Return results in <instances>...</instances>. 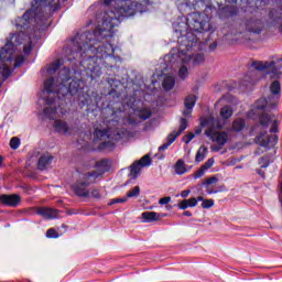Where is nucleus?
I'll list each match as a JSON object with an SVG mask.
<instances>
[{
  "instance_id": "nucleus-1",
  "label": "nucleus",
  "mask_w": 282,
  "mask_h": 282,
  "mask_svg": "<svg viewBox=\"0 0 282 282\" xmlns=\"http://www.w3.org/2000/svg\"><path fill=\"white\" fill-rule=\"evenodd\" d=\"M120 7L112 11H106L102 15V22L93 32L87 31L78 33L66 50L74 59L83 58L80 62L84 67V74L90 80L100 78L102 67H113L120 61L115 56L116 48L111 43L105 44L102 41L112 39L116 34V28L120 25L123 19L133 17L137 12H147L149 0H119Z\"/></svg>"
},
{
  "instance_id": "nucleus-2",
  "label": "nucleus",
  "mask_w": 282,
  "mask_h": 282,
  "mask_svg": "<svg viewBox=\"0 0 282 282\" xmlns=\"http://www.w3.org/2000/svg\"><path fill=\"white\" fill-rule=\"evenodd\" d=\"M56 0H33L32 9L28 10L21 18L15 19L18 33L11 34L7 43L0 50V85L10 78L13 67H21L25 58L21 50L28 56L32 52V39L39 30V13L41 8H52Z\"/></svg>"
},
{
  "instance_id": "nucleus-3",
  "label": "nucleus",
  "mask_w": 282,
  "mask_h": 282,
  "mask_svg": "<svg viewBox=\"0 0 282 282\" xmlns=\"http://www.w3.org/2000/svg\"><path fill=\"white\" fill-rule=\"evenodd\" d=\"M74 75H78L76 70H70L64 67L57 77L48 78L44 82V89L40 94V98L47 105L44 108V116L48 120H56L57 118H63L67 110L63 109V98L70 94V96L79 97V102L83 107L89 106L91 102V97L89 95H80L85 89V82L78 77L74 78Z\"/></svg>"
},
{
  "instance_id": "nucleus-4",
  "label": "nucleus",
  "mask_w": 282,
  "mask_h": 282,
  "mask_svg": "<svg viewBox=\"0 0 282 282\" xmlns=\"http://www.w3.org/2000/svg\"><path fill=\"white\" fill-rule=\"evenodd\" d=\"M270 91L271 96L269 99H258L252 109L247 113V118H250L251 120H257V118H259V124L253 127L252 132L259 133L256 138V144H259L264 149H272V147L279 142V137H276V134H267L270 124L271 133H276V131H279V119H276V116L265 112V109L267 111L276 109L279 100L281 99V82L278 79L273 80L270 85Z\"/></svg>"
},
{
  "instance_id": "nucleus-5",
  "label": "nucleus",
  "mask_w": 282,
  "mask_h": 282,
  "mask_svg": "<svg viewBox=\"0 0 282 282\" xmlns=\"http://www.w3.org/2000/svg\"><path fill=\"white\" fill-rule=\"evenodd\" d=\"M197 48L180 45L178 48H173L163 59L164 72H177L181 80L188 78V67L191 65H202L204 63V54H195Z\"/></svg>"
},
{
  "instance_id": "nucleus-6",
  "label": "nucleus",
  "mask_w": 282,
  "mask_h": 282,
  "mask_svg": "<svg viewBox=\"0 0 282 282\" xmlns=\"http://www.w3.org/2000/svg\"><path fill=\"white\" fill-rule=\"evenodd\" d=\"M188 30L193 32H210V18L206 13H189L186 23L182 22L178 24V28H175L176 34H181V36H178V43H181V45L191 47V50H199L197 36Z\"/></svg>"
},
{
  "instance_id": "nucleus-7",
  "label": "nucleus",
  "mask_w": 282,
  "mask_h": 282,
  "mask_svg": "<svg viewBox=\"0 0 282 282\" xmlns=\"http://www.w3.org/2000/svg\"><path fill=\"white\" fill-rule=\"evenodd\" d=\"M206 127L205 135L210 140V142H214L219 147H226V144L230 142V134H228L227 131H221V129H224V124H221L219 119L209 117L206 120Z\"/></svg>"
},
{
  "instance_id": "nucleus-8",
  "label": "nucleus",
  "mask_w": 282,
  "mask_h": 282,
  "mask_svg": "<svg viewBox=\"0 0 282 282\" xmlns=\"http://www.w3.org/2000/svg\"><path fill=\"white\" fill-rule=\"evenodd\" d=\"M95 138L99 140V149H113L117 142L124 139V131L119 129L95 130Z\"/></svg>"
},
{
  "instance_id": "nucleus-9",
  "label": "nucleus",
  "mask_w": 282,
  "mask_h": 282,
  "mask_svg": "<svg viewBox=\"0 0 282 282\" xmlns=\"http://www.w3.org/2000/svg\"><path fill=\"white\" fill-rule=\"evenodd\" d=\"M102 175L98 171L82 174L79 180L73 185V191L77 197H91L87 187L91 186Z\"/></svg>"
},
{
  "instance_id": "nucleus-10",
  "label": "nucleus",
  "mask_w": 282,
  "mask_h": 282,
  "mask_svg": "<svg viewBox=\"0 0 282 282\" xmlns=\"http://www.w3.org/2000/svg\"><path fill=\"white\" fill-rule=\"evenodd\" d=\"M187 128H188V120H186L185 118H182L178 131L170 133L167 135V142L159 147V151H166V149H169V147H171L175 142V140H177L178 135H182V132L186 131Z\"/></svg>"
},
{
  "instance_id": "nucleus-11",
  "label": "nucleus",
  "mask_w": 282,
  "mask_h": 282,
  "mask_svg": "<svg viewBox=\"0 0 282 282\" xmlns=\"http://www.w3.org/2000/svg\"><path fill=\"white\" fill-rule=\"evenodd\" d=\"M144 166H151V156L145 154L140 161H134L130 166V177L135 180Z\"/></svg>"
},
{
  "instance_id": "nucleus-12",
  "label": "nucleus",
  "mask_w": 282,
  "mask_h": 282,
  "mask_svg": "<svg viewBox=\"0 0 282 282\" xmlns=\"http://www.w3.org/2000/svg\"><path fill=\"white\" fill-rule=\"evenodd\" d=\"M53 129L61 135H72L73 133L72 128H69V124H67V121L61 119H55Z\"/></svg>"
},
{
  "instance_id": "nucleus-13",
  "label": "nucleus",
  "mask_w": 282,
  "mask_h": 282,
  "mask_svg": "<svg viewBox=\"0 0 282 282\" xmlns=\"http://www.w3.org/2000/svg\"><path fill=\"white\" fill-rule=\"evenodd\" d=\"M0 202L4 206H11L14 208V207L19 206V204L21 203V197L17 194H12V195L4 194V195L0 196Z\"/></svg>"
},
{
  "instance_id": "nucleus-14",
  "label": "nucleus",
  "mask_w": 282,
  "mask_h": 282,
  "mask_svg": "<svg viewBox=\"0 0 282 282\" xmlns=\"http://www.w3.org/2000/svg\"><path fill=\"white\" fill-rule=\"evenodd\" d=\"M195 102H197V97H195V95H188L185 98V110L183 111V116H185V118H191V115L193 113V107H195Z\"/></svg>"
},
{
  "instance_id": "nucleus-15",
  "label": "nucleus",
  "mask_w": 282,
  "mask_h": 282,
  "mask_svg": "<svg viewBox=\"0 0 282 282\" xmlns=\"http://www.w3.org/2000/svg\"><path fill=\"white\" fill-rule=\"evenodd\" d=\"M134 111V116H138L140 120H149L151 118V110L149 108L135 109V100L132 104H128Z\"/></svg>"
},
{
  "instance_id": "nucleus-16",
  "label": "nucleus",
  "mask_w": 282,
  "mask_h": 282,
  "mask_svg": "<svg viewBox=\"0 0 282 282\" xmlns=\"http://www.w3.org/2000/svg\"><path fill=\"white\" fill-rule=\"evenodd\" d=\"M53 160H54V156L50 153H45V154L41 155L37 161V169L40 171H45V169L50 167Z\"/></svg>"
},
{
  "instance_id": "nucleus-17",
  "label": "nucleus",
  "mask_w": 282,
  "mask_h": 282,
  "mask_svg": "<svg viewBox=\"0 0 282 282\" xmlns=\"http://www.w3.org/2000/svg\"><path fill=\"white\" fill-rule=\"evenodd\" d=\"M246 28L248 32H253V34H260L263 25L261 24V20L251 19L246 22Z\"/></svg>"
},
{
  "instance_id": "nucleus-18",
  "label": "nucleus",
  "mask_w": 282,
  "mask_h": 282,
  "mask_svg": "<svg viewBox=\"0 0 282 282\" xmlns=\"http://www.w3.org/2000/svg\"><path fill=\"white\" fill-rule=\"evenodd\" d=\"M61 65H63V62L61 59H57L53 62L50 66L42 69V74L45 76H52L61 69Z\"/></svg>"
},
{
  "instance_id": "nucleus-19",
  "label": "nucleus",
  "mask_w": 282,
  "mask_h": 282,
  "mask_svg": "<svg viewBox=\"0 0 282 282\" xmlns=\"http://www.w3.org/2000/svg\"><path fill=\"white\" fill-rule=\"evenodd\" d=\"M37 215L45 217V219H56V217H58V210L54 208L42 207L37 209Z\"/></svg>"
},
{
  "instance_id": "nucleus-20",
  "label": "nucleus",
  "mask_w": 282,
  "mask_h": 282,
  "mask_svg": "<svg viewBox=\"0 0 282 282\" xmlns=\"http://www.w3.org/2000/svg\"><path fill=\"white\" fill-rule=\"evenodd\" d=\"M162 85L165 91H171L175 87V75L167 73L163 78Z\"/></svg>"
},
{
  "instance_id": "nucleus-21",
  "label": "nucleus",
  "mask_w": 282,
  "mask_h": 282,
  "mask_svg": "<svg viewBox=\"0 0 282 282\" xmlns=\"http://www.w3.org/2000/svg\"><path fill=\"white\" fill-rule=\"evenodd\" d=\"M246 129V120L238 118L234 120L231 131H243Z\"/></svg>"
},
{
  "instance_id": "nucleus-22",
  "label": "nucleus",
  "mask_w": 282,
  "mask_h": 282,
  "mask_svg": "<svg viewBox=\"0 0 282 282\" xmlns=\"http://www.w3.org/2000/svg\"><path fill=\"white\" fill-rule=\"evenodd\" d=\"M159 217H160V214H158L155 212H144V213H142V218L147 223L158 221Z\"/></svg>"
},
{
  "instance_id": "nucleus-23",
  "label": "nucleus",
  "mask_w": 282,
  "mask_h": 282,
  "mask_svg": "<svg viewBox=\"0 0 282 282\" xmlns=\"http://www.w3.org/2000/svg\"><path fill=\"white\" fill-rule=\"evenodd\" d=\"M232 108L230 106H224L221 109H220V118L223 120H228L229 118H232Z\"/></svg>"
},
{
  "instance_id": "nucleus-24",
  "label": "nucleus",
  "mask_w": 282,
  "mask_h": 282,
  "mask_svg": "<svg viewBox=\"0 0 282 282\" xmlns=\"http://www.w3.org/2000/svg\"><path fill=\"white\" fill-rule=\"evenodd\" d=\"M174 171L176 175H184V173H186V163H184L182 160H178L174 165Z\"/></svg>"
},
{
  "instance_id": "nucleus-25",
  "label": "nucleus",
  "mask_w": 282,
  "mask_h": 282,
  "mask_svg": "<svg viewBox=\"0 0 282 282\" xmlns=\"http://www.w3.org/2000/svg\"><path fill=\"white\" fill-rule=\"evenodd\" d=\"M206 153H208V148L202 145L196 153V158H195L196 162L198 163L204 162V159L206 158Z\"/></svg>"
},
{
  "instance_id": "nucleus-26",
  "label": "nucleus",
  "mask_w": 282,
  "mask_h": 282,
  "mask_svg": "<svg viewBox=\"0 0 282 282\" xmlns=\"http://www.w3.org/2000/svg\"><path fill=\"white\" fill-rule=\"evenodd\" d=\"M10 147H11V149H13V151H17V149H19V147H21V139H19V137L11 138Z\"/></svg>"
},
{
  "instance_id": "nucleus-27",
  "label": "nucleus",
  "mask_w": 282,
  "mask_h": 282,
  "mask_svg": "<svg viewBox=\"0 0 282 282\" xmlns=\"http://www.w3.org/2000/svg\"><path fill=\"white\" fill-rule=\"evenodd\" d=\"M254 83V78H251L250 75L245 76V78L241 80L240 85L241 87H250Z\"/></svg>"
},
{
  "instance_id": "nucleus-28",
  "label": "nucleus",
  "mask_w": 282,
  "mask_h": 282,
  "mask_svg": "<svg viewBox=\"0 0 282 282\" xmlns=\"http://www.w3.org/2000/svg\"><path fill=\"white\" fill-rule=\"evenodd\" d=\"M219 182V178H217V176H212L209 178H207L204 183H203V186H210L213 184H217Z\"/></svg>"
},
{
  "instance_id": "nucleus-29",
  "label": "nucleus",
  "mask_w": 282,
  "mask_h": 282,
  "mask_svg": "<svg viewBox=\"0 0 282 282\" xmlns=\"http://www.w3.org/2000/svg\"><path fill=\"white\" fill-rule=\"evenodd\" d=\"M140 195V186H134L127 193V197H138Z\"/></svg>"
},
{
  "instance_id": "nucleus-30",
  "label": "nucleus",
  "mask_w": 282,
  "mask_h": 282,
  "mask_svg": "<svg viewBox=\"0 0 282 282\" xmlns=\"http://www.w3.org/2000/svg\"><path fill=\"white\" fill-rule=\"evenodd\" d=\"M213 164H215V159H208L200 167L203 171H208V169H212Z\"/></svg>"
},
{
  "instance_id": "nucleus-31",
  "label": "nucleus",
  "mask_w": 282,
  "mask_h": 282,
  "mask_svg": "<svg viewBox=\"0 0 282 282\" xmlns=\"http://www.w3.org/2000/svg\"><path fill=\"white\" fill-rule=\"evenodd\" d=\"M46 237L48 239H58V231L51 228L46 231Z\"/></svg>"
},
{
  "instance_id": "nucleus-32",
  "label": "nucleus",
  "mask_w": 282,
  "mask_h": 282,
  "mask_svg": "<svg viewBox=\"0 0 282 282\" xmlns=\"http://www.w3.org/2000/svg\"><path fill=\"white\" fill-rule=\"evenodd\" d=\"M213 206H215V200L213 199H205L202 203V208L208 209V208H213Z\"/></svg>"
},
{
  "instance_id": "nucleus-33",
  "label": "nucleus",
  "mask_w": 282,
  "mask_h": 282,
  "mask_svg": "<svg viewBox=\"0 0 282 282\" xmlns=\"http://www.w3.org/2000/svg\"><path fill=\"white\" fill-rule=\"evenodd\" d=\"M259 164L261 169H268L270 166V160L268 158H261Z\"/></svg>"
},
{
  "instance_id": "nucleus-34",
  "label": "nucleus",
  "mask_w": 282,
  "mask_h": 282,
  "mask_svg": "<svg viewBox=\"0 0 282 282\" xmlns=\"http://www.w3.org/2000/svg\"><path fill=\"white\" fill-rule=\"evenodd\" d=\"M178 208H181V210H186V208H191V205L188 204V199H183L178 204Z\"/></svg>"
},
{
  "instance_id": "nucleus-35",
  "label": "nucleus",
  "mask_w": 282,
  "mask_h": 282,
  "mask_svg": "<svg viewBox=\"0 0 282 282\" xmlns=\"http://www.w3.org/2000/svg\"><path fill=\"white\" fill-rule=\"evenodd\" d=\"M204 173H206V170H203L202 167L199 170H197L194 173V178L195 180H199V177H204Z\"/></svg>"
},
{
  "instance_id": "nucleus-36",
  "label": "nucleus",
  "mask_w": 282,
  "mask_h": 282,
  "mask_svg": "<svg viewBox=\"0 0 282 282\" xmlns=\"http://www.w3.org/2000/svg\"><path fill=\"white\" fill-rule=\"evenodd\" d=\"M127 197H123V198H113L111 202H110V206H113V204H124V202H127Z\"/></svg>"
},
{
  "instance_id": "nucleus-37",
  "label": "nucleus",
  "mask_w": 282,
  "mask_h": 282,
  "mask_svg": "<svg viewBox=\"0 0 282 282\" xmlns=\"http://www.w3.org/2000/svg\"><path fill=\"white\" fill-rule=\"evenodd\" d=\"M170 202H171V196H166V197H163V198L159 199V204L161 206H166V204H170Z\"/></svg>"
},
{
  "instance_id": "nucleus-38",
  "label": "nucleus",
  "mask_w": 282,
  "mask_h": 282,
  "mask_svg": "<svg viewBox=\"0 0 282 282\" xmlns=\"http://www.w3.org/2000/svg\"><path fill=\"white\" fill-rule=\"evenodd\" d=\"M90 197H95V199H100V191L98 189H93L91 192H89Z\"/></svg>"
},
{
  "instance_id": "nucleus-39",
  "label": "nucleus",
  "mask_w": 282,
  "mask_h": 282,
  "mask_svg": "<svg viewBox=\"0 0 282 282\" xmlns=\"http://www.w3.org/2000/svg\"><path fill=\"white\" fill-rule=\"evenodd\" d=\"M221 149H224V145H219L216 143V145H212L210 147V150L214 152V153H217L219 151H221Z\"/></svg>"
},
{
  "instance_id": "nucleus-40",
  "label": "nucleus",
  "mask_w": 282,
  "mask_h": 282,
  "mask_svg": "<svg viewBox=\"0 0 282 282\" xmlns=\"http://www.w3.org/2000/svg\"><path fill=\"white\" fill-rule=\"evenodd\" d=\"M188 204H189V208H195V206H197V198L193 197L187 199Z\"/></svg>"
},
{
  "instance_id": "nucleus-41",
  "label": "nucleus",
  "mask_w": 282,
  "mask_h": 282,
  "mask_svg": "<svg viewBox=\"0 0 282 282\" xmlns=\"http://www.w3.org/2000/svg\"><path fill=\"white\" fill-rule=\"evenodd\" d=\"M195 138V134L193 132H191L189 134H187L185 138H184V142L185 144H188L191 142V140H193Z\"/></svg>"
},
{
  "instance_id": "nucleus-42",
  "label": "nucleus",
  "mask_w": 282,
  "mask_h": 282,
  "mask_svg": "<svg viewBox=\"0 0 282 282\" xmlns=\"http://www.w3.org/2000/svg\"><path fill=\"white\" fill-rule=\"evenodd\" d=\"M188 195H191V191H189V189H185V191H183V192L181 193V197H183V198L188 197Z\"/></svg>"
},
{
  "instance_id": "nucleus-43",
  "label": "nucleus",
  "mask_w": 282,
  "mask_h": 282,
  "mask_svg": "<svg viewBox=\"0 0 282 282\" xmlns=\"http://www.w3.org/2000/svg\"><path fill=\"white\" fill-rule=\"evenodd\" d=\"M112 83H116V87H118V85H120V82H118V80H113V79L108 80V85H110V87H113Z\"/></svg>"
},
{
  "instance_id": "nucleus-44",
  "label": "nucleus",
  "mask_w": 282,
  "mask_h": 282,
  "mask_svg": "<svg viewBox=\"0 0 282 282\" xmlns=\"http://www.w3.org/2000/svg\"><path fill=\"white\" fill-rule=\"evenodd\" d=\"M206 191H207L208 195H213V194L217 193V191L210 189V187H206Z\"/></svg>"
},
{
  "instance_id": "nucleus-45",
  "label": "nucleus",
  "mask_w": 282,
  "mask_h": 282,
  "mask_svg": "<svg viewBox=\"0 0 282 282\" xmlns=\"http://www.w3.org/2000/svg\"><path fill=\"white\" fill-rule=\"evenodd\" d=\"M183 215L184 217H193V213L191 212H184Z\"/></svg>"
},
{
  "instance_id": "nucleus-46",
  "label": "nucleus",
  "mask_w": 282,
  "mask_h": 282,
  "mask_svg": "<svg viewBox=\"0 0 282 282\" xmlns=\"http://www.w3.org/2000/svg\"><path fill=\"white\" fill-rule=\"evenodd\" d=\"M209 48L213 51V50H217V43H213L209 45Z\"/></svg>"
},
{
  "instance_id": "nucleus-47",
  "label": "nucleus",
  "mask_w": 282,
  "mask_h": 282,
  "mask_svg": "<svg viewBox=\"0 0 282 282\" xmlns=\"http://www.w3.org/2000/svg\"><path fill=\"white\" fill-rule=\"evenodd\" d=\"M113 0H104V6H111Z\"/></svg>"
},
{
  "instance_id": "nucleus-48",
  "label": "nucleus",
  "mask_w": 282,
  "mask_h": 282,
  "mask_svg": "<svg viewBox=\"0 0 282 282\" xmlns=\"http://www.w3.org/2000/svg\"><path fill=\"white\" fill-rule=\"evenodd\" d=\"M200 133H202V128H198V129L195 130L196 135H199Z\"/></svg>"
},
{
  "instance_id": "nucleus-49",
  "label": "nucleus",
  "mask_w": 282,
  "mask_h": 282,
  "mask_svg": "<svg viewBox=\"0 0 282 282\" xmlns=\"http://www.w3.org/2000/svg\"><path fill=\"white\" fill-rule=\"evenodd\" d=\"M196 200H197V202H204V197H203V196H198V197L196 198Z\"/></svg>"
},
{
  "instance_id": "nucleus-50",
  "label": "nucleus",
  "mask_w": 282,
  "mask_h": 282,
  "mask_svg": "<svg viewBox=\"0 0 282 282\" xmlns=\"http://www.w3.org/2000/svg\"><path fill=\"white\" fill-rule=\"evenodd\" d=\"M3 164V156L0 155V166Z\"/></svg>"
},
{
  "instance_id": "nucleus-51",
  "label": "nucleus",
  "mask_w": 282,
  "mask_h": 282,
  "mask_svg": "<svg viewBox=\"0 0 282 282\" xmlns=\"http://www.w3.org/2000/svg\"><path fill=\"white\" fill-rule=\"evenodd\" d=\"M161 217H166V214H161Z\"/></svg>"
},
{
  "instance_id": "nucleus-52",
  "label": "nucleus",
  "mask_w": 282,
  "mask_h": 282,
  "mask_svg": "<svg viewBox=\"0 0 282 282\" xmlns=\"http://www.w3.org/2000/svg\"><path fill=\"white\" fill-rule=\"evenodd\" d=\"M72 59H73L72 57H69V56L67 57V61H72Z\"/></svg>"
},
{
  "instance_id": "nucleus-53",
  "label": "nucleus",
  "mask_w": 282,
  "mask_h": 282,
  "mask_svg": "<svg viewBox=\"0 0 282 282\" xmlns=\"http://www.w3.org/2000/svg\"><path fill=\"white\" fill-rule=\"evenodd\" d=\"M280 31L282 32V24H281V26H280Z\"/></svg>"
}]
</instances>
